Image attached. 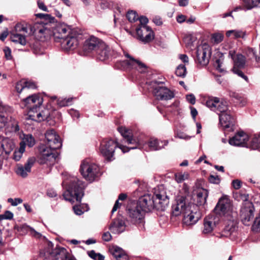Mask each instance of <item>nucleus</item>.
Instances as JSON below:
<instances>
[{
  "instance_id": "nucleus-1",
  "label": "nucleus",
  "mask_w": 260,
  "mask_h": 260,
  "mask_svg": "<svg viewBox=\"0 0 260 260\" xmlns=\"http://www.w3.org/2000/svg\"><path fill=\"white\" fill-rule=\"evenodd\" d=\"M118 131L127 144H135V146L126 147L122 145H119L117 141L112 139H103L101 142L100 151L102 155L110 161L113 159V157L116 147L119 148L123 153L128 152L130 149H134L138 147V144L136 141L133 139V135L131 129L121 126L118 128Z\"/></svg>"
},
{
  "instance_id": "nucleus-2",
  "label": "nucleus",
  "mask_w": 260,
  "mask_h": 260,
  "mask_svg": "<svg viewBox=\"0 0 260 260\" xmlns=\"http://www.w3.org/2000/svg\"><path fill=\"white\" fill-rule=\"evenodd\" d=\"M176 204L172 206V214L177 216L183 214V223L186 225L196 224L201 218L199 207L190 203L188 197L184 196H178Z\"/></svg>"
},
{
  "instance_id": "nucleus-3",
  "label": "nucleus",
  "mask_w": 260,
  "mask_h": 260,
  "mask_svg": "<svg viewBox=\"0 0 260 260\" xmlns=\"http://www.w3.org/2000/svg\"><path fill=\"white\" fill-rule=\"evenodd\" d=\"M43 102L42 97L37 94L29 95L21 101L22 107L28 110L27 119L41 122L50 118L51 111L48 108L41 107Z\"/></svg>"
},
{
  "instance_id": "nucleus-4",
  "label": "nucleus",
  "mask_w": 260,
  "mask_h": 260,
  "mask_svg": "<svg viewBox=\"0 0 260 260\" xmlns=\"http://www.w3.org/2000/svg\"><path fill=\"white\" fill-rule=\"evenodd\" d=\"M169 199L164 191L155 193L146 194L141 197L136 203L144 212L151 211L153 209L164 211L168 207Z\"/></svg>"
},
{
  "instance_id": "nucleus-5",
  "label": "nucleus",
  "mask_w": 260,
  "mask_h": 260,
  "mask_svg": "<svg viewBox=\"0 0 260 260\" xmlns=\"http://www.w3.org/2000/svg\"><path fill=\"white\" fill-rule=\"evenodd\" d=\"M62 185L66 186L67 190L63 194V199L72 203L75 201L80 202L84 195L85 187L82 182L76 177H72L69 181L64 180Z\"/></svg>"
},
{
  "instance_id": "nucleus-6",
  "label": "nucleus",
  "mask_w": 260,
  "mask_h": 260,
  "mask_svg": "<svg viewBox=\"0 0 260 260\" xmlns=\"http://www.w3.org/2000/svg\"><path fill=\"white\" fill-rule=\"evenodd\" d=\"M148 89L158 100H169L174 96V93L165 87L162 82L152 81L148 83Z\"/></svg>"
},
{
  "instance_id": "nucleus-7",
  "label": "nucleus",
  "mask_w": 260,
  "mask_h": 260,
  "mask_svg": "<svg viewBox=\"0 0 260 260\" xmlns=\"http://www.w3.org/2000/svg\"><path fill=\"white\" fill-rule=\"evenodd\" d=\"M56 149H53L51 146L46 144H42L39 146V154L38 156V162L41 165L52 166L55 162L57 156L55 152Z\"/></svg>"
},
{
  "instance_id": "nucleus-8",
  "label": "nucleus",
  "mask_w": 260,
  "mask_h": 260,
  "mask_svg": "<svg viewBox=\"0 0 260 260\" xmlns=\"http://www.w3.org/2000/svg\"><path fill=\"white\" fill-rule=\"evenodd\" d=\"M214 210L219 216H223L226 220L232 223L233 225L235 220L230 200L226 197L219 199Z\"/></svg>"
},
{
  "instance_id": "nucleus-9",
  "label": "nucleus",
  "mask_w": 260,
  "mask_h": 260,
  "mask_svg": "<svg viewBox=\"0 0 260 260\" xmlns=\"http://www.w3.org/2000/svg\"><path fill=\"white\" fill-rule=\"evenodd\" d=\"M80 171L83 177L90 182L95 180L99 175V167L89 159H85L82 161Z\"/></svg>"
},
{
  "instance_id": "nucleus-10",
  "label": "nucleus",
  "mask_w": 260,
  "mask_h": 260,
  "mask_svg": "<svg viewBox=\"0 0 260 260\" xmlns=\"http://www.w3.org/2000/svg\"><path fill=\"white\" fill-rule=\"evenodd\" d=\"M206 105L219 115L229 111L227 102L217 97H209L206 101Z\"/></svg>"
},
{
  "instance_id": "nucleus-11",
  "label": "nucleus",
  "mask_w": 260,
  "mask_h": 260,
  "mask_svg": "<svg viewBox=\"0 0 260 260\" xmlns=\"http://www.w3.org/2000/svg\"><path fill=\"white\" fill-rule=\"evenodd\" d=\"M197 59L196 61L198 66H206L209 62L211 55V49L210 46L204 43L199 46L197 49Z\"/></svg>"
},
{
  "instance_id": "nucleus-12",
  "label": "nucleus",
  "mask_w": 260,
  "mask_h": 260,
  "mask_svg": "<svg viewBox=\"0 0 260 260\" xmlns=\"http://www.w3.org/2000/svg\"><path fill=\"white\" fill-rule=\"evenodd\" d=\"M254 208L252 203L246 201L241 209V218L242 222L245 225H249L254 217Z\"/></svg>"
},
{
  "instance_id": "nucleus-13",
  "label": "nucleus",
  "mask_w": 260,
  "mask_h": 260,
  "mask_svg": "<svg viewBox=\"0 0 260 260\" xmlns=\"http://www.w3.org/2000/svg\"><path fill=\"white\" fill-rule=\"evenodd\" d=\"M27 24L18 23L15 27L14 31L11 34V39L14 42L19 43L22 45H25L26 41L25 35L27 34Z\"/></svg>"
},
{
  "instance_id": "nucleus-14",
  "label": "nucleus",
  "mask_w": 260,
  "mask_h": 260,
  "mask_svg": "<svg viewBox=\"0 0 260 260\" xmlns=\"http://www.w3.org/2000/svg\"><path fill=\"white\" fill-rule=\"evenodd\" d=\"M144 211L137 204H133L127 210V214L132 222L134 224L143 222Z\"/></svg>"
},
{
  "instance_id": "nucleus-15",
  "label": "nucleus",
  "mask_w": 260,
  "mask_h": 260,
  "mask_svg": "<svg viewBox=\"0 0 260 260\" xmlns=\"http://www.w3.org/2000/svg\"><path fill=\"white\" fill-rule=\"evenodd\" d=\"M103 43V41L99 38L92 35L90 36L85 40L83 50L86 53H91L93 51L95 52Z\"/></svg>"
},
{
  "instance_id": "nucleus-16",
  "label": "nucleus",
  "mask_w": 260,
  "mask_h": 260,
  "mask_svg": "<svg viewBox=\"0 0 260 260\" xmlns=\"http://www.w3.org/2000/svg\"><path fill=\"white\" fill-rule=\"evenodd\" d=\"M136 30L138 39L144 43L150 42L154 38V33L149 26H138Z\"/></svg>"
},
{
  "instance_id": "nucleus-17",
  "label": "nucleus",
  "mask_w": 260,
  "mask_h": 260,
  "mask_svg": "<svg viewBox=\"0 0 260 260\" xmlns=\"http://www.w3.org/2000/svg\"><path fill=\"white\" fill-rule=\"evenodd\" d=\"M46 144L49 145L53 149H58L61 146V140L58 135L53 129L48 130L45 133Z\"/></svg>"
},
{
  "instance_id": "nucleus-18",
  "label": "nucleus",
  "mask_w": 260,
  "mask_h": 260,
  "mask_svg": "<svg viewBox=\"0 0 260 260\" xmlns=\"http://www.w3.org/2000/svg\"><path fill=\"white\" fill-rule=\"evenodd\" d=\"M53 33L55 38L61 40L68 36L72 35V29L70 26L60 23L57 25L53 30Z\"/></svg>"
},
{
  "instance_id": "nucleus-19",
  "label": "nucleus",
  "mask_w": 260,
  "mask_h": 260,
  "mask_svg": "<svg viewBox=\"0 0 260 260\" xmlns=\"http://www.w3.org/2000/svg\"><path fill=\"white\" fill-rule=\"evenodd\" d=\"M248 139V136L245 133L239 132L231 138L229 142L230 145L233 146L248 147L247 142Z\"/></svg>"
},
{
  "instance_id": "nucleus-20",
  "label": "nucleus",
  "mask_w": 260,
  "mask_h": 260,
  "mask_svg": "<svg viewBox=\"0 0 260 260\" xmlns=\"http://www.w3.org/2000/svg\"><path fill=\"white\" fill-rule=\"evenodd\" d=\"M219 218L217 215H209L204 219L203 233L207 234L211 233L218 223Z\"/></svg>"
},
{
  "instance_id": "nucleus-21",
  "label": "nucleus",
  "mask_w": 260,
  "mask_h": 260,
  "mask_svg": "<svg viewBox=\"0 0 260 260\" xmlns=\"http://www.w3.org/2000/svg\"><path fill=\"white\" fill-rule=\"evenodd\" d=\"M36 158L31 157L28 158L24 166L18 165L16 170L17 174L23 178L26 177L28 173L30 172L31 168L36 162Z\"/></svg>"
},
{
  "instance_id": "nucleus-22",
  "label": "nucleus",
  "mask_w": 260,
  "mask_h": 260,
  "mask_svg": "<svg viewBox=\"0 0 260 260\" xmlns=\"http://www.w3.org/2000/svg\"><path fill=\"white\" fill-rule=\"evenodd\" d=\"M219 122L221 126L225 128L233 129L234 125L235 120L231 115L230 111H228L219 115Z\"/></svg>"
},
{
  "instance_id": "nucleus-23",
  "label": "nucleus",
  "mask_w": 260,
  "mask_h": 260,
  "mask_svg": "<svg viewBox=\"0 0 260 260\" xmlns=\"http://www.w3.org/2000/svg\"><path fill=\"white\" fill-rule=\"evenodd\" d=\"M60 42L61 48L66 51L73 50L79 44L77 38L71 35L62 39Z\"/></svg>"
},
{
  "instance_id": "nucleus-24",
  "label": "nucleus",
  "mask_w": 260,
  "mask_h": 260,
  "mask_svg": "<svg viewBox=\"0 0 260 260\" xmlns=\"http://www.w3.org/2000/svg\"><path fill=\"white\" fill-rule=\"evenodd\" d=\"M126 225L122 218L115 219L109 226V230L113 234H119L125 230Z\"/></svg>"
},
{
  "instance_id": "nucleus-25",
  "label": "nucleus",
  "mask_w": 260,
  "mask_h": 260,
  "mask_svg": "<svg viewBox=\"0 0 260 260\" xmlns=\"http://www.w3.org/2000/svg\"><path fill=\"white\" fill-rule=\"evenodd\" d=\"M125 56L129 59L126 61L127 64L132 68H135L140 73H145L147 71V67L145 64L138 60H136L131 56L128 53H125Z\"/></svg>"
},
{
  "instance_id": "nucleus-26",
  "label": "nucleus",
  "mask_w": 260,
  "mask_h": 260,
  "mask_svg": "<svg viewBox=\"0 0 260 260\" xmlns=\"http://www.w3.org/2000/svg\"><path fill=\"white\" fill-rule=\"evenodd\" d=\"M95 52L97 58L100 60L104 61L107 59L111 55V48L103 42Z\"/></svg>"
},
{
  "instance_id": "nucleus-27",
  "label": "nucleus",
  "mask_w": 260,
  "mask_h": 260,
  "mask_svg": "<svg viewBox=\"0 0 260 260\" xmlns=\"http://www.w3.org/2000/svg\"><path fill=\"white\" fill-rule=\"evenodd\" d=\"M208 193V191L204 188H200L197 190L195 200L197 201L196 205L198 207L206 204Z\"/></svg>"
},
{
  "instance_id": "nucleus-28",
  "label": "nucleus",
  "mask_w": 260,
  "mask_h": 260,
  "mask_svg": "<svg viewBox=\"0 0 260 260\" xmlns=\"http://www.w3.org/2000/svg\"><path fill=\"white\" fill-rule=\"evenodd\" d=\"M111 254L116 260H128V256L124 251L118 246H113L110 249Z\"/></svg>"
},
{
  "instance_id": "nucleus-29",
  "label": "nucleus",
  "mask_w": 260,
  "mask_h": 260,
  "mask_svg": "<svg viewBox=\"0 0 260 260\" xmlns=\"http://www.w3.org/2000/svg\"><path fill=\"white\" fill-rule=\"evenodd\" d=\"M168 144V141H162L156 139H151L148 142V146L151 150H158L163 148Z\"/></svg>"
},
{
  "instance_id": "nucleus-30",
  "label": "nucleus",
  "mask_w": 260,
  "mask_h": 260,
  "mask_svg": "<svg viewBox=\"0 0 260 260\" xmlns=\"http://www.w3.org/2000/svg\"><path fill=\"white\" fill-rule=\"evenodd\" d=\"M54 252L57 256H59L57 257L60 258V260H76L64 248L58 247Z\"/></svg>"
},
{
  "instance_id": "nucleus-31",
  "label": "nucleus",
  "mask_w": 260,
  "mask_h": 260,
  "mask_svg": "<svg viewBox=\"0 0 260 260\" xmlns=\"http://www.w3.org/2000/svg\"><path fill=\"white\" fill-rule=\"evenodd\" d=\"M48 248L44 253L45 258L44 260H60V258H58L57 255L54 253L57 248L55 249H52L53 244L51 242H48ZM58 257L59 256H58Z\"/></svg>"
},
{
  "instance_id": "nucleus-32",
  "label": "nucleus",
  "mask_w": 260,
  "mask_h": 260,
  "mask_svg": "<svg viewBox=\"0 0 260 260\" xmlns=\"http://www.w3.org/2000/svg\"><path fill=\"white\" fill-rule=\"evenodd\" d=\"M230 55H231V57L234 62V66L236 68H243L245 63V57L244 56L242 55L241 54H238L236 55H233L231 52H230Z\"/></svg>"
},
{
  "instance_id": "nucleus-33",
  "label": "nucleus",
  "mask_w": 260,
  "mask_h": 260,
  "mask_svg": "<svg viewBox=\"0 0 260 260\" xmlns=\"http://www.w3.org/2000/svg\"><path fill=\"white\" fill-rule=\"evenodd\" d=\"M2 144L4 145V151L8 156L15 148V144L13 142L9 139H5L2 141Z\"/></svg>"
},
{
  "instance_id": "nucleus-34",
  "label": "nucleus",
  "mask_w": 260,
  "mask_h": 260,
  "mask_svg": "<svg viewBox=\"0 0 260 260\" xmlns=\"http://www.w3.org/2000/svg\"><path fill=\"white\" fill-rule=\"evenodd\" d=\"M35 138L31 135L28 134L24 135L22 141L20 143V145H23L25 149L26 145H27L29 147H31L35 145Z\"/></svg>"
},
{
  "instance_id": "nucleus-35",
  "label": "nucleus",
  "mask_w": 260,
  "mask_h": 260,
  "mask_svg": "<svg viewBox=\"0 0 260 260\" xmlns=\"http://www.w3.org/2000/svg\"><path fill=\"white\" fill-rule=\"evenodd\" d=\"M245 34L244 31L239 29L230 30L226 32V36L228 37H230L233 35V38L235 39L243 38L245 36Z\"/></svg>"
},
{
  "instance_id": "nucleus-36",
  "label": "nucleus",
  "mask_w": 260,
  "mask_h": 260,
  "mask_svg": "<svg viewBox=\"0 0 260 260\" xmlns=\"http://www.w3.org/2000/svg\"><path fill=\"white\" fill-rule=\"evenodd\" d=\"M176 75L182 78H184L187 74V70L185 64H180L177 68L175 71Z\"/></svg>"
},
{
  "instance_id": "nucleus-37",
  "label": "nucleus",
  "mask_w": 260,
  "mask_h": 260,
  "mask_svg": "<svg viewBox=\"0 0 260 260\" xmlns=\"http://www.w3.org/2000/svg\"><path fill=\"white\" fill-rule=\"evenodd\" d=\"M245 7L247 9L260 7V0H243Z\"/></svg>"
},
{
  "instance_id": "nucleus-38",
  "label": "nucleus",
  "mask_w": 260,
  "mask_h": 260,
  "mask_svg": "<svg viewBox=\"0 0 260 260\" xmlns=\"http://www.w3.org/2000/svg\"><path fill=\"white\" fill-rule=\"evenodd\" d=\"M25 151L24 147L23 145H20V147L18 149H15L13 153V158L15 161H19L22 156V154Z\"/></svg>"
},
{
  "instance_id": "nucleus-39",
  "label": "nucleus",
  "mask_w": 260,
  "mask_h": 260,
  "mask_svg": "<svg viewBox=\"0 0 260 260\" xmlns=\"http://www.w3.org/2000/svg\"><path fill=\"white\" fill-rule=\"evenodd\" d=\"M127 198V195L125 193H120L119 195L118 199L116 201L114 207L112 210V213L113 214L114 212H115L118 208L121 206V204L119 203V201H123L125 200Z\"/></svg>"
},
{
  "instance_id": "nucleus-40",
  "label": "nucleus",
  "mask_w": 260,
  "mask_h": 260,
  "mask_svg": "<svg viewBox=\"0 0 260 260\" xmlns=\"http://www.w3.org/2000/svg\"><path fill=\"white\" fill-rule=\"evenodd\" d=\"M25 80L22 79L18 81L15 86V88L18 93H21L23 90H25Z\"/></svg>"
},
{
  "instance_id": "nucleus-41",
  "label": "nucleus",
  "mask_w": 260,
  "mask_h": 260,
  "mask_svg": "<svg viewBox=\"0 0 260 260\" xmlns=\"http://www.w3.org/2000/svg\"><path fill=\"white\" fill-rule=\"evenodd\" d=\"M72 98H59L57 100V104L60 107L69 106L71 103Z\"/></svg>"
},
{
  "instance_id": "nucleus-42",
  "label": "nucleus",
  "mask_w": 260,
  "mask_h": 260,
  "mask_svg": "<svg viewBox=\"0 0 260 260\" xmlns=\"http://www.w3.org/2000/svg\"><path fill=\"white\" fill-rule=\"evenodd\" d=\"M88 254L90 257L94 260H104V257L100 253H96L94 250L88 251Z\"/></svg>"
},
{
  "instance_id": "nucleus-43",
  "label": "nucleus",
  "mask_w": 260,
  "mask_h": 260,
  "mask_svg": "<svg viewBox=\"0 0 260 260\" xmlns=\"http://www.w3.org/2000/svg\"><path fill=\"white\" fill-rule=\"evenodd\" d=\"M36 16L38 18L43 19L46 21H48L50 23H52L54 21V18L51 16L49 14H45L43 13H38L37 14Z\"/></svg>"
},
{
  "instance_id": "nucleus-44",
  "label": "nucleus",
  "mask_w": 260,
  "mask_h": 260,
  "mask_svg": "<svg viewBox=\"0 0 260 260\" xmlns=\"http://www.w3.org/2000/svg\"><path fill=\"white\" fill-rule=\"evenodd\" d=\"M126 17L130 22H135L138 20V16L135 11H131L127 12Z\"/></svg>"
},
{
  "instance_id": "nucleus-45",
  "label": "nucleus",
  "mask_w": 260,
  "mask_h": 260,
  "mask_svg": "<svg viewBox=\"0 0 260 260\" xmlns=\"http://www.w3.org/2000/svg\"><path fill=\"white\" fill-rule=\"evenodd\" d=\"M188 177L187 174L178 173L175 175V180L178 183H181Z\"/></svg>"
},
{
  "instance_id": "nucleus-46",
  "label": "nucleus",
  "mask_w": 260,
  "mask_h": 260,
  "mask_svg": "<svg viewBox=\"0 0 260 260\" xmlns=\"http://www.w3.org/2000/svg\"><path fill=\"white\" fill-rule=\"evenodd\" d=\"M10 125L11 126V131L13 132H18L19 130V126L18 122L14 119L11 118Z\"/></svg>"
},
{
  "instance_id": "nucleus-47",
  "label": "nucleus",
  "mask_w": 260,
  "mask_h": 260,
  "mask_svg": "<svg viewBox=\"0 0 260 260\" xmlns=\"http://www.w3.org/2000/svg\"><path fill=\"white\" fill-rule=\"evenodd\" d=\"M223 38V35L219 33L214 34L212 36V39L213 41L216 44L221 42L222 41Z\"/></svg>"
},
{
  "instance_id": "nucleus-48",
  "label": "nucleus",
  "mask_w": 260,
  "mask_h": 260,
  "mask_svg": "<svg viewBox=\"0 0 260 260\" xmlns=\"http://www.w3.org/2000/svg\"><path fill=\"white\" fill-rule=\"evenodd\" d=\"M250 147L253 149H257L260 147V140L257 138H254L251 141Z\"/></svg>"
},
{
  "instance_id": "nucleus-49",
  "label": "nucleus",
  "mask_w": 260,
  "mask_h": 260,
  "mask_svg": "<svg viewBox=\"0 0 260 260\" xmlns=\"http://www.w3.org/2000/svg\"><path fill=\"white\" fill-rule=\"evenodd\" d=\"M13 217V214L10 211H6L4 214L0 215V221L3 219H11Z\"/></svg>"
},
{
  "instance_id": "nucleus-50",
  "label": "nucleus",
  "mask_w": 260,
  "mask_h": 260,
  "mask_svg": "<svg viewBox=\"0 0 260 260\" xmlns=\"http://www.w3.org/2000/svg\"><path fill=\"white\" fill-rule=\"evenodd\" d=\"M209 181L211 183L218 184L220 182V179L217 175H211L209 177Z\"/></svg>"
},
{
  "instance_id": "nucleus-51",
  "label": "nucleus",
  "mask_w": 260,
  "mask_h": 260,
  "mask_svg": "<svg viewBox=\"0 0 260 260\" xmlns=\"http://www.w3.org/2000/svg\"><path fill=\"white\" fill-rule=\"evenodd\" d=\"M25 90L29 89H35L37 88L36 84L35 82L25 80Z\"/></svg>"
},
{
  "instance_id": "nucleus-52",
  "label": "nucleus",
  "mask_w": 260,
  "mask_h": 260,
  "mask_svg": "<svg viewBox=\"0 0 260 260\" xmlns=\"http://www.w3.org/2000/svg\"><path fill=\"white\" fill-rule=\"evenodd\" d=\"M252 228L253 230L256 232L260 230V216L255 219Z\"/></svg>"
},
{
  "instance_id": "nucleus-53",
  "label": "nucleus",
  "mask_w": 260,
  "mask_h": 260,
  "mask_svg": "<svg viewBox=\"0 0 260 260\" xmlns=\"http://www.w3.org/2000/svg\"><path fill=\"white\" fill-rule=\"evenodd\" d=\"M8 202L11 204L12 206H16L22 202V200L20 198H9Z\"/></svg>"
},
{
  "instance_id": "nucleus-54",
  "label": "nucleus",
  "mask_w": 260,
  "mask_h": 260,
  "mask_svg": "<svg viewBox=\"0 0 260 260\" xmlns=\"http://www.w3.org/2000/svg\"><path fill=\"white\" fill-rule=\"evenodd\" d=\"M8 118L2 113H0V129L4 127L8 122Z\"/></svg>"
},
{
  "instance_id": "nucleus-55",
  "label": "nucleus",
  "mask_w": 260,
  "mask_h": 260,
  "mask_svg": "<svg viewBox=\"0 0 260 260\" xmlns=\"http://www.w3.org/2000/svg\"><path fill=\"white\" fill-rule=\"evenodd\" d=\"M238 68H236L235 67H233V71L234 73L237 74L238 76L242 77V78L245 79L246 81H247V80H248L247 77L246 76H245L243 74V73L241 71L239 70Z\"/></svg>"
},
{
  "instance_id": "nucleus-56",
  "label": "nucleus",
  "mask_w": 260,
  "mask_h": 260,
  "mask_svg": "<svg viewBox=\"0 0 260 260\" xmlns=\"http://www.w3.org/2000/svg\"><path fill=\"white\" fill-rule=\"evenodd\" d=\"M4 52L5 53V56L7 60H10L12 58L11 55V50L8 47H6L4 48Z\"/></svg>"
},
{
  "instance_id": "nucleus-57",
  "label": "nucleus",
  "mask_w": 260,
  "mask_h": 260,
  "mask_svg": "<svg viewBox=\"0 0 260 260\" xmlns=\"http://www.w3.org/2000/svg\"><path fill=\"white\" fill-rule=\"evenodd\" d=\"M138 19L139 20L140 24L138 26H147L146 25L147 23L148 22V20L147 18L146 17H140V18L138 17Z\"/></svg>"
},
{
  "instance_id": "nucleus-58",
  "label": "nucleus",
  "mask_w": 260,
  "mask_h": 260,
  "mask_svg": "<svg viewBox=\"0 0 260 260\" xmlns=\"http://www.w3.org/2000/svg\"><path fill=\"white\" fill-rule=\"evenodd\" d=\"M186 100L192 105H194L196 103V98L192 94L186 95Z\"/></svg>"
},
{
  "instance_id": "nucleus-59",
  "label": "nucleus",
  "mask_w": 260,
  "mask_h": 260,
  "mask_svg": "<svg viewBox=\"0 0 260 260\" xmlns=\"http://www.w3.org/2000/svg\"><path fill=\"white\" fill-rule=\"evenodd\" d=\"M232 186L235 189H239L241 187V182L239 180H234L232 181Z\"/></svg>"
},
{
  "instance_id": "nucleus-60",
  "label": "nucleus",
  "mask_w": 260,
  "mask_h": 260,
  "mask_svg": "<svg viewBox=\"0 0 260 260\" xmlns=\"http://www.w3.org/2000/svg\"><path fill=\"white\" fill-rule=\"evenodd\" d=\"M179 58L184 63V64H188L189 59L186 54H179Z\"/></svg>"
},
{
  "instance_id": "nucleus-61",
  "label": "nucleus",
  "mask_w": 260,
  "mask_h": 260,
  "mask_svg": "<svg viewBox=\"0 0 260 260\" xmlns=\"http://www.w3.org/2000/svg\"><path fill=\"white\" fill-rule=\"evenodd\" d=\"M176 137L178 138L181 139H185L188 140L190 138V137L186 135L185 134L183 133L179 132L176 134Z\"/></svg>"
},
{
  "instance_id": "nucleus-62",
  "label": "nucleus",
  "mask_w": 260,
  "mask_h": 260,
  "mask_svg": "<svg viewBox=\"0 0 260 260\" xmlns=\"http://www.w3.org/2000/svg\"><path fill=\"white\" fill-rule=\"evenodd\" d=\"M102 238L105 241L108 242L111 240L112 236L109 232H107L103 234Z\"/></svg>"
},
{
  "instance_id": "nucleus-63",
  "label": "nucleus",
  "mask_w": 260,
  "mask_h": 260,
  "mask_svg": "<svg viewBox=\"0 0 260 260\" xmlns=\"http://www.w3.org/2000/svg\"><path fill=\"white\" fill-rule=\"evenodd\" d=\"M37 3L38 6L39 8V9L45 12L48 11L47 7L45 5L44 3L43 2L39 1H38Z\"/></svg>"
},
{
  "instance_id": "nucleus-64",
  "label": "nucleus",
  "mask_w": 260,
  "mask_h": 260,
  "mask_svg": "<svg viewBox=\"0 0 260 260\" xmlns=\"http://www.w3.org/2000/svg\"><path fill=\"white\" fill-rule=\"evenodd\" d=\"M153 22L157 25H160L162 23L161 18L158 16H155L153 18Z\"/></svg>"
}]
</instances>
